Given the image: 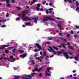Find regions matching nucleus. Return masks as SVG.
<instances>
[{"mask_svg":"<svg viewBox=\"0 0 79 79\" xmlns=\"http://www.w3.org/2000/svg\"><path fill=\"white\" fill-rule=\"evenodd\" d=\"M26 19H28V21H31V20H33V19H34L35 23H37V20H38V17H35L34 18L31 17V18H29L28 17H26Z\"/></svg>","mask_w":79,"mask_h":79,"instance_id":"obj_1","label":"nucleus"},{"mask_svg":"<svg viewBox=\"0 0 79 79\" xmlns=\"http://www.w3.org/2000/svg\"><path fill=\"white\" fill-rule=\"evenodd\" d=\"M35 46L38 48V50L40 51L42 49V47L40 46V44L37 43H36L35 44Z\"/></svg>","mask_w":79,"mask_h":79,"instance_id":"obj_2","label":"nucleus"},{"mask_svg":"<svg viewBox=\"0 0 79 79\" xmlns=\"http://www.w3.org/2000/svg\"><path fill=\"white\" fill-rule=\"evenodd\" d=\"M44 18H47V19H50V21H54L55 20V19L53 18H51L49 17L44 16Z\"/></svg>","mask_w":79,"mask_h":79,"instance_id":"obj_3","label":"nucleus"},{"mask_svg":"<svg viewBox=\"0 0 79 79\" xmlns=\"http://www.w3.org/2000/svg\"><path fill=\"white\" fill-rule=\"evenodd\" d=\"M9 45H6V44H4L2 45V47H0V50H2V49H3V48H5V47H9Z\"/></svg>","mask_w":79,"mask_h":79,"instance_id":"obj_4","label":"nucleus"},{"mask_svg":"<svg viewBox=\"0 0 79 79\" xmlns=\"http://www.w3.org/2000/svg\"><path fill=\"white\" fill-rule=\"evenodd\" d=\"M27 56V53H24L23 54L21 55H20L19 57H20V58H24L26 56Z\"/></svg>","mask_w":79,"mask_h":79,"instance_id":"obj_5","label":"nucleus"},{"mask_svg":"<svg viewBox=\"0 0 79 79\" xmlns=\"http://www.w3.org/2000/svg\"><path fill=\"white\" fill-rule=\"evenodd\" d=\"M64 55L66 56V58L67 59H68L69 58V55H68V53H67L66 52H63Z\"/></svg>","mask_w":79,"mask_h":79,"instance_id":"obj_6","label":"nucleus"},{"mask_svg":"<svg viewBox=\"0 0 79 79\" xmlns=\"http://www.w3.org/2000/svg\"><path fill=\"white\" fill-rule=\"evenodd\" d=\"M37 2V0H33L32 2L30 3V5H32L34 3H35Z\"/></svg>","mask_w":79,"mask_h":79,"instance_id":"obj_7","label":"nucleus"},{"mask_svg":"<svg viewBox=\"0 0 79 79\" xmlns=\"http://www.w3.org/2000/svg\"><path fill=\"white\" fill-rule=\"evenodd\" d=\"M23 13H29V10H23Z\"/></svg>","mask_w":79,"mask_h":79,"instance_id":"obj_8","label":"nucleus"},{"mask_svg":"<svg viewBox=\"0 0 79 79\" xmlns=\"http://www.w3.org/2000/svg\"><path fill=\"white\" fill-rule=\"evenodd\" d=\"M51 69V68L50 67H48L47 68V70L48 73L50 72V70Z\"/></svg>","mask_w":79,"mask_h":79,"instance_id":"obj_9","label":"nucleus"},{"mask_svg":"<svg viewBox=\"0 0 79 79\" xmlns=\"http://www.w3.org/2000/svg\"><path fill=\"white\" fill-rule=\"evenodd\" d=\"M33 71H38L39 72L38 69L37 68H35V69H33Z\"/></svg>","mask_w":79,"mask_h":79,"instance_id":"obj_10","label":"nucleus"},{"mask_svg":"<svg viewBox=\"0 0 79 79\" xmlns=\"http://www.w3.org/2000/svg\"><path fill=\"white\" fill-rule=\"evenodd\" d=\"M69 48H70V49H71V50H73L74 48H73V47L72 46L70 45L69 46Z\"/></svg>","mask_w":79,"mask_h":79,"instance_id":"obj_11","label":"nucleus"},{"mask_svg":"<svg viewBox=\"0 0 79 79\" xmlns=\"http://www.w3.org/2000/svg\"><path fill=\"white\" fill-rule=\"evenodd\" d=\"M19 79V77L18 76H15L14 79Z\"/></svg>","mask_w":79,"mask_h":79,"instance_id":"obj_12","label":"nucleus"},{"mask_svg":"<svg viewBox=\"0 0 79 79\" xmlns=\"http://www.w3.org/2000/svg\"><path fill=\"white\" fill-rule=\"evenodd\" d=\"M76 6L77 7H78L79 6V2H78V1H76Z\"/></svg>","mask_w":79,"mask_h":79,"instance_id":"obj_13","label":"nucleus"},{"mask_svg":"<svg viewBox=\"0 0 79 79\" xmlns=\"http://www.w3.org/2000/svg\"><path fill=\"white\" fill-rule=\"evenodd\" d=\"M61 45H62V47H63L65 49H66V47L65 46V45L63 44H62Z\"/></svg>","mask_w":79,"mask_h":79,"instance_id":"obj_14","label":"nucleus"},{"mask_svg":"<svg viewBox=\"0 0 79 79\" xmlns=\"http://www.w3.org/2000/svg\"><path fill=\"white\" fill-rule=\"evenodd\" d=\"M4 60H6H6H8L9 61L10 60V59H8L6 57H4Z\"/></svg>","mask_w":79,"mask_h":79,"instance_id":"obj_15","label":"nucleus"},{"mask_svg":"<svg viewBox=\"0 0 79 79\" xmlns=\"http://www.w3.org/2000/svg\"><path fill=\"white\" fill-rule=\"evenodd\" d=\"M74 59L75 60H76V61H78L79 60V58L75 56L74 57Z\"/></svg>","mask_w":79,"mask_h":79,"instance_id":"obj_16","label":"nucleus"},{"mask_svg":"<svg viewBox=\"0 0 79 79\" xmlns=\"http://www.w3.org/2000/svg\"><path fill=\"white\" fill-rule=\"evenodd\" d=\"M31 24V23L30 22H28L25 24V25H26V26H28V25H30Z\"/></svg>","mask_w":79,"mask_h":79,"instance_id":"obj_17","label":"nucleus"},{"mask_svg":"<svg viewBox=\"0 0 79 79\" xmlns=\"http://www.w3.org/2000/svg\"><path fill=\"white\" fill-rule=\"evenodd\" d=\"M19 52L20 53H23V52H24V50H19Z\"/></svg>","mask_w":79,"mask_h":79,"instance_id":"obj_18","label":"nucleus"},{"mask_svg":"<svg viewBox=\"0 0 79 79\" xmlns=\"http://www.w3.org/2000/svg\"><path fill=\"white\" fill-rule=\"evenodd\" d=\"M57 53H58V55H61V53H61V52L58 51L57 52Z\"/></svg>","mask_w":79,"mask_h":79,"instance_id":"obj_19","label":"nucleus"},{"mask_svg":"<svg viewBox=\"0 0 79 79\" xmlns=\"http://www.w3.org/2000/svg\"><path fill=\"white\" fill-rule=\"evenodd\" d=\"M48 10H49V13H50L51 12H52L51 10H53V8H50V9H49Z\"/></svg>","mask_w":79,"mask_h":79,"instance_id":"obj_20","label":"nucleus"},{"mask_svg":"<svg viewBox=\"0 0 79 79\" xmlns=\"http://www.w3.org/2000/svg\"><path fill=\"white\" fill-rule=\"evenodd\" d=\"M46 44H48V45H50V44H51V43H50V42H46L45 44V45H46Z\"/></svg>","mask_w":79,"mask_h":79,"instance_id":"obj_21","label":"nucleus"},{"mask_svg":"<svg viewBox=\"0 0 79 79\" xmlns=\"http://www.w3.org/2000/svg\"><path fill=\"white\" fill-rule=\"evenodd\" d=\"M53 48H54V49H55L56 50H58V48H57L53 46Z\"/></svg>","mask_w":79,"mask_h":79,"instance_id":"obj_22","label":"nucleus"},{"mask_svg":"<svg viewBox=\"0 0 79 79\" xmlns=\"http://www.w3.org/2000/svg\"><path fill=\"white\" fill-rule=\"evenodd\" d=\"M30 62L31 63V64H35V62H34V61L32 60L30 61Z\"/></svg>","mask_w":79,"mask_h":79,"instance_id":"obj_23","label":"nucleus"},{"mask_svg":"<svg viewBox=\"0 0 79 79\" xmlns=\"http://www.w3.org/2000/svg\"><path fill=\"white\" fill-rule=\"evenodd\" d=\"M68 54H69L70 55H73V53L72 52H70V51H68Z\"/></svg>","mask_w":79,"mask_h":79,"instance_id":"obj_24","label":"nucleus"},{"mask_svg":"<svg viewBox=\"0 0 79 79\" xmlns=\"http://www.w3.org/2000/svg\"><path fill=\"white\" fill-rule=\"evenodd\" d=\"M64 50L63 49H61L60 52L61 53H64Z\"/></svg>","mask_w":79,"mask_h":79,"instance_id":"obj_25","label":"nucleus"},{"mask_svg":"<svg viewBox=\"0 0 79 79\" xmlns=\"http://www.w3.org/2000/svg\"><path fill=\"white\" fill-rule=\"evenodd\" d=\"M22 14L23 15V17H24L26 15L25 13H22Z\"/></svg>","mask_w":79,"mask_h":79,"instance_id":"obj_26","label":"nucleus"},{"mask_svg":"<svg viewBox=\"0 0 79 79\" xmlns=\"http://www.w3.org/2000/svg\"><path fill=\"white\" fill-rule=\"evenodd\" d=\"M52 52H54V54H55V55H57V53H56V52L55 51H54V50H52Z\"/></svg>","mask_w":79,"mask_h":79,"instance_id":"obj_27","label":"nucleus"},{"mask_svg":"<svg viewBox=\"0 0 79 79\" xmlns=\"http://www.w3.org/2000/svg\"><path fill=\"white\" fill-rule=\"evenodd\" d=\"M37 10L38 11H39V10H40V8L39 7H36Z\"/></svg>","mask_w":79,"mask_h":79,"instance_id":"obj_28","label":"nucleus"},{"mask_svg":"<svg viewBox=\"0 0 79 79\" xmlns=\"http://www.w3.org/2000/svg\"><path fill=\"white\" fill-rule=\"evenodd\" d=\"M50 75H51V74L48 73L46 75V76H50Z\"/></svg>","mask_w":79,"mask_h":79,"instance_id":"obj_29","label":"nucleus"},{"mask_svg":"<svg viewBox=\"0 0 79 79\" xmlns=\"http://www.w3.org/2000/svg\"><path fill=\"white\" fill-rule=\"evenodd\" d=\"M40 57H36V58H35V59H36V60H40Z\"/></svg>","mask_w":79,"mask_h":79,"instance_id":"obj_30","label":"nucleus"},{"mask_svg":"<svg viewBox=\"0 0 79 79\" xmlns=\"http://www.w3.org/2000/svg\"><path fill=\"white\" fill-rule=\"evenodd\" d=\"M49 48L50 49H51V50L52 51V50H53V48H52L51 47H50V46H49Z\"/></svg>","mask_w":79,"mask_h":79,"instance_id":"obj_31","label":"nucleus"},{"mask_svg":"<svg viewBox=\"0 0 79 79\" xmlns=\"http://www.w3.org/2000/svg\"><path fill=\"white\" fill-rule=\"evenodd\" d=\"M53 37H52V38H48V40H53Z\"/></svg>","mask_w":79,"mask_h":79,"instance_id":"obj_32","label":"nucleus"},{"mask_svg":"<svg viewBox=\"0 0 79 79\" xmlns=\"http://www.w3.org/2000/svg\"><path fill=\"white\" fill-rule=\"evenodd\" d=\"M32 77V76H31L30 75H28V77H29L30 78H31Z\"/></svg>","mask_w":79,"mask_h":79,"instance_id":"obj_33","label":"nucleus"},{"mask_svg":"<svg viewBox=\"0 0 79 79\" xmlns=\"http://www.w3.org/2000/svg\"><path fill=\"white\" fill-rule=\"evenodd\" d=\"M42 68H43V67H42L41 68H40L39 69H38V72H40V70H41Z\"/></svg>","mask_w":79,"mask_h":79,"instance_id":"obj_34","label":"nucleus"},{"mask_svg":"<svg viewBox=\"0 0 79 79\" xmlns=\"http://www.w3.org/2000/svg\"><path fill=\"white\" fill-rule=\"evenodd\" d=\"M35 74H36V73H31L32 77H33L34 76V75H35Z\"/></svg>","mask_w":79,"mask_h":79,"instance_id":"obj_35","label":"nucleus"},{"mask_svg":"<svg viewBox=\"0 0 79 79\" xmlns=\"http://www.w3.org/2000/svg\"><path fill=\"white\" fill-rule=\"evenodd\" d=\"M9 52V51L8 50H5V53H7Z\"/></svg>","mask_w":79,"mask_h":79,"instance_id":"obj_36","label":"nucleus"},{"mask_svg":"<svg viewBox=\"0 0 79 79\" xmlns=\"http://www.w3.org/2000/svg\"><path fill=\"white\" fill-rule=\"evenodd\" d=\"M6 5L8 7H10V4H9V3H7Z\"/></svg>","mask_w":79,"mask_h":79,"instance_id":"obj_37","label":"nucleus"},{"mask_svg":"<svg viewBox=\"0 0 79 79\" xmlns=\"http://www.w3.org/2000/svg\"><path fill=\"white\" fill-rule=\"evenodd\" d=\"M16 8H17V9L19 10H21V8L19 7H16Z\"/></svg>","mask_w":79,"mask_h":79,"instance_id":"obj_38","label":"nucleus"},{"mask_svg":"<svg viewBox=\"0 0 79 79\" xmlns=\"http://www.w3.org/2000/svg\"><path fill=\"white\" fill-rule=\"evenodd\" d=\"M6 3H10V0H8L7 1H6Z\"/></svg>","mask_w":79,"mask_h":79,"instance_id":"obj_39","label":"nucleus"},{"mask_svg":"<svg viewBox=\"0 0 79 79\" xmlns=\"http://www.w3.org/2000/svg\"><path fill=\"white\" fill-rule=\"evenodd\" d=\"M22 19L23 21H26V19H27L26 18H22Z\"/></svg>","mask_w":79,"mask_h":79,"instance_id":"obj_40","label":"nucleus"},{"mask_svg":"<svg viewBox=\"0 0 79 79\" xmlns=\"http://www.w3.org/2000/svg\"><path fill=\"white\" fill-rule=\"evenodd\" d=\"M39 76L40 77L42 76V73H40Z\"/></svg>","mask_w":79,"mask_h":79,"instance_id":"obj_41","label":"nucleus"},{"mask_svg":"<svg viewBox=\"0 0 79 79\" xmlns=\"http://www.w3.org/2000/svg\"><path fill=\"white\" fill-rule=\"evenodd\" d=\"M46 13L47 14H48V10H46Z\"/></svg>","mask_w":79,"mask_h":79,"instance_id":"obj_42","label":"nucleus"},{"mask_svg":"<svg viewBox=\"0 0 79 79\" xmlns=\"http://www.w3.org/2000/svg\"><path fill=\"white\" fill-rule=\"evenodd\" d=\"M75 27L77 29H79V26H75Z\"/></svg>","mask_w":79,"mask_h":79,"instance_id":"obj_43","label":"nucleus"},{"mask_svg":"<svg viewBox=\"0 0 79 79\" xmlns=\"http://www.w3.org/2000/svg\"><path fill=\"white\" fill-rule=\"evenodd\" d=\"M43 54L44 56H46V52H43Z\"/></svg>","mask_w":79,"mask_h":79,"instance_id":"obj_44","label":"nucleus"},{"mask_svg":"<svg viewBox=\"0 0 79 79\" xmlns=\"http://www.w3.org/2000/svg\"><path fill=\"white\" fill-rule=\"evenodd\" d=\"M8 16H9V13H7L6 14V17H8Z\"/></svg>","mask_w":79,"mask_h":79,"instance_id":"obj_45","label":"nucleus"},{"mask_svg":"<svg viewBox=\"0 0 79 79\" xmlns=\"http://www.w3.org/2000/svg\"><path fill=\"white\" fill-rule=\"evenodd\" d=\"M2 27H6V25H3L1 26Z\"/></svg>","mask_w":79,"mask_h":79,"instance_id":"obj_46","label":"nucleus"},{"mask_svg":"<svg viewBox=\"0 0 79 79\" xmlns=\"http://www.w3.org/2000/svg\"><path fill=\"white\" fill-rule=\"evenodd\" d=\"M16 19V21H18L19 19H20V18L19 17L17 18Z\"/></svg>","mask_w":79,"mask_h":79,"instance_id":"obj_47","label":"nucleus"},{"mask_svg":"<svg viewBox=\"0 0 79 79\" xmlns=\"http://www.w3.org/2000/svg\"><path fill=\"white\" fill-rule=\"evenodd\" d=\"M47 2L46 1H45L43 2V4L44 5V4H45Z\"/></svg>","mask_w":79,"mask_h":79,"instance_id":"obj_48","label":"nucleus"},{"mask_svg":"<svg viewBox=\"0 0 79 79\" xmlns=\"http://www.w3.org/2000/svg\"><path fill=\"white\" fill-rule=\"evenodd\" d=\"M58 26L59 27H61V25L60 24H58Z\"/></svg>","mask_w":79,"mask_h":79,"instance_id":"obj_49","label":"nucleus"},{"mask_svg":"<svg viewBox=\"0 0 79 79\" xmlns=\"http://www.w3.org/2000/svg\"><path fill=\"white\" fill-rule=\"evenodd\" d=\"M10 59H12V58H13V56H10Z\"/></svg>","mask_w":79,"mask_h":79,"instance_id":"obj_50","label":"nucleus"},{"mask_svg":"<svg viewBox=\"0 0 79 79\" xmlns=\"http://www.w3.org/2000/svg\"><path fill=\"white\" fill-rule=\"evenodd\" d=\"M15 60V59H12V62H14Z\"/></svg>","mask_w":79,"mask_h":79,"instance_id":"obj_51","label":"nucleus"},{"mask_svg":"<svg viewBox=\"0 0 79 79\" xmlns=\"http://www.w3.org/2000/svg\"><path fill=\"white\" fill-rule=\"evenodd\" d=\"M43 21H47V19H43Z\"/></svg>","mask_w":79,"mask_h":79,"instance_id":"obj_52","label":"nucleus"},{"mask_svg":"<svg viewBox=\"0 0 79 79\" xmlns=\"http://www.w3.org/2000/svg\"><path fill=\"white\" fill-rule=\"evenodd\" d=\"M15 50H16V49L15 48L14 49L13 51V53H15Z\"/></svg>","mask_w":79,"mask_h":79,"instance_id":"obj_53","label":"nucleus"},{"mask_svg":"<svg viewBox=\"0 0 79 79\" xmlns=\"http://www.w3.org/2000/svg\"><path fill=\"white\" fill-rule=\"evenodd\" d=\"M71 33L72 34H73V33H74V32H73V30L71 31Z\"/></svg>","mask_w":79,"mask_h":79,"instance_id":"obj_54","label":"nucleus"},{"mask_svg":"<svg viewBox=\"0 0 79 79\" xmlns=\"http://www.w3.org/2000/svg\"><path fill=\"white\" fill-rule=\"evenodd\" d=\"M76 10L77 11L79 10V7H77V8H76Z\"/></svg>","mask_w":79,"mask_h":79,"instance_id":"obj_55","label":"nucleus"},{"mask_svg":"<svg viewBox=\"0 0 79 79\" xmlns=\"http://www.w3.org/2000/svg\"><path fill=\"white\" fill-rule=\"evenodd\" d=\"M18 16H19V17H21V18H22V17H23V16H22L21 15H20L19 14L18 15Z\"/></svg>","mask_w":79,"mask_h":79,"instance_id":"obj_56","label":"nucleus"},{"mask_svg":"<svg viewBox=\"0 0 79 79\" xmlns=\"http://www.w3.org/2000/svg\"><path fill=\"white\" fill-rule=\"evenodd\" d=\"M3 58V57H2L0 58V60H2Z\"/></svg>","mask_w":79,"mask_h":79,"instance_id":"obj_57","label":"nucleus"},{"mask_svg":"<svg viewBox=\"0 0 79 79\" xmlns=\"http://www.w3.org/2000/svg\"><path fill=\"white\" fill-rule=\"evenodd\" d=\"M37 51H38V50L37 49H35L34 50V52H37Z\"/></svg>","mask_w":79,"mask_h":79,"instance_id":"obj_58","label":"nucleus"},{"mask_svg":"<svg viewBox=\"0 0 79 79\" xmlns=\"http://www.w3.org/2000/svg\"><path fill=\"white\" fill-rule=\"evenodd\" d=\"M23 79H29L28 78H26V77H23Z\"/></svg>","mask_w":79,"mask_h":79,"instance_id":"obj_59","label":"nucleus"},{"mask_svg":"<svg viewBox=\"0 0 79 79\" xmlns=\"http://www.w3.org/2000/svg\"><path fill=\"white\" fill-rule=\"evenodd\" d=\"M12 3H15V2H16V1H14V0H13L12 1Z\"/></svg>","mask_w":79,"mask_h":79,"instance_id":"obj_60","label":"nucleus"},{"mask_svg":"<svg viewBox=\"0 0 79 79\" xmlns=\"http://www.w3.org/2000/svg\"><path fill=\"white\" fill-rule=\"evenodd\" d=\"M37 6H38V7H40V5L39 4H38L37 5Z\"/></svg>","mask_w":79,"mask_h":79,"instance_id":"obj_61","label":"nucleus"},{"mask_svg":"<svg viewBox=\"0 0 79 79\" xmlns=\"http://www.w3.org/2000/svg\"><path fill=\"white\" fill-rule=\"evenodd\" d=\"M49 5L50 6H52V4L51 3H49Z\"/></svg>","mask_w":79,"mask_h":79,"instance_id":"obj_62","label":"nucleus"},{"mask_svg":"<svg viewBox=\"0 0 79 79\" xmlns=\"http://www.w3.org/2000/svg\"><path fill=\"white\" fill-rule=\"evenodd\" d=\"M69 58H70V59H72V58H73V57L72 56L69 57Z\"/></svg>","mask_w":79,"mask_h":79,"instance_id":"obj_63","label":"nucleus"},{"mask_svg":"<svg viewBox=\"0 0 79 79\" xmlns=\"http://www.w3.org/2000/svg\"><path fill=\"white\" fill-rule=\"evenodd\" d=\"M54 56L51 55L50 56V58H52V57H53Z\"/></svg>","mask_w":79,"mask_h":79,"instance_id":"obj_64","label":"nucleus"}]
</instances>
